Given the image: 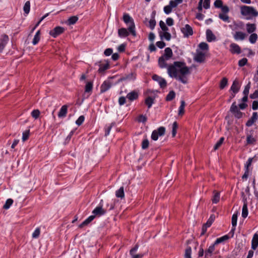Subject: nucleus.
<instances>
[{
  "mask_svg": "<svg viewBox=\"0 0 258 258\" xmlns=\"http://www.w3.org/2000/svg\"><path fill=\"white\" fill-rule=\"evenodd\" d=\"M224 137H221L219 139V140L217 142V143L215 144V145L214 147V150H217L221 146V145L223 144V143L224 142Z\"/></svg>",
  "mask_w": 258,
  "mask_h": 258,
  "instance_id": "nucleus-49",
  "label": "nucleus"
},
{
  "mask_svg": "<svg viewBox=\"0 0 258 258\" xmlns=\"http://www.w3.org/2000/svg\"><path fill=\"white\" fill-rule=\"evenodd\" d=\"M123 20L128 27V30L133 36H136V26L133 19L128 14H124Z\"/></svg>",
  "mask_w": 258,
  "mask_h": 258,
  "instance_id": "nucleus-4",
  "label": "nucleus"
},
{
  "mask_svg": "<svg viewBox=\"0 0 258 258\" xmlns=\"http://www.w3.org/2000/svg\"><path fill=\"white\" fill-rule=\"evenodd\" d=\"M9 40V37L6 34L2 36L0 39V52H1L5 47Z\"/></svg>",
  "mask_w": 258,
  "mask_h": 258,
  "instance_id": "nucleus-16",
  "label": "nucleus"
},
{
  "mask_svg": "<svg viewBox=\"0 0 258 258\" xmlns=\"http://www.w3.org/2000/svg\"><path fill=\"white\" fill-rule=\"evenodd\" d=\"M175 96V93L173 91H171L169 92V93L167 94L166 100L167 101H171L173 100Z\"/></svg>",
  "mask_w": 258,
  "mask_h": 258,
  "instance_id": "nucleus-42",
  "label": "nucleus"
},
{
  "mask_svg": "<svg viewBox=\"0 0 258 258\" xmlns=\"http://www.w3.org/2000/svg\"><path fill=\"white\" fill-rule=\"evenodd\" d=\"M237 213H234L233 214L232 216L231 219V224L232 225V227L234 228L233 229H235V227L237 225Z\"/></svg>",
  "mask_w": 258,
  "mask_h": 258,
  "instance_id": "nucleus-38",
  "label": "nucleus"
},
{
  "mask_svg": "<svg viewBox=\"0 0 258 258\" xmlns=\"http://www.w3.org/2000/svg\"><path fill=\"white\" fill-rule=\"evenodd\" d=\"M126 97L128 100H130L131 101H134L138 98L139 92L136 90L133 91L128 93L127 94Z\"/></svg>",
  "mask_w": 258,
  "mask_h": 258,
  "instance_id": "nucleus-17",
  "label": "nucleus"
},
{
  "mask_svg": "<svg viewBox=\"0 0 258 258\" xmlns=\"http://www.w3.org/2000/svg\"><path fill=\"white\" fill-rule=\"evenodd\" d=\"M250 88V83L249 82L244 88L243 93L244 95H248L249 93V91Z\"/></svg>",
  "mask_w": 258,
  "mask_h": 258,
  "instance_id": "nucleus-56",
  "label": "nucleus"
},
{
  "mask_svg": "<svg viewBox=\"0 0 258 258\" xmlns=\"http://www.w3.org/2000/svg\"><path fill=\"white\" fill-rule=\"evenodd\" d=\"M93 83L91 82H87L85 86V92L89 93L92 91Z\"/></svg>",
  "mask_w": 258,
  "mask_h": 258,
  "instance_id": "nucleus-44",
  "label": "nucleus"
},
{
  "mask_svg": "<svg viewBox=\"0 0 258 258\" xmlns=\"http://www.w3.org/2000/svg\"><path fill=\"white\" fill-rule=\"evenodd\" d=\"M167 73L171 78H173L183 84L187 83V77L190 74V69L183 61H174L168 67Z\"/></svg>",
  "mask_w": 258,
  "mask_h": 258,
  "instance_id": "nucleus-1",
  "label": "nucleus"
},
{
  "mask_svg": "<svg viewBox=\"0 0 258 258\" xmlns=\"http://www.w3.org/2000/svg\"><path fill=\"white\" fill-rule=\"evenodd\" d=\"M191 248L190 247H188L185 249L184 258H191Z\"/></svg>",
  "mask_w": 258,
  "mask_h": 258,
  "instance_id": "nucleus-52",
  "label": "nucleus"
},
{
  "mask_svg": "<svg viewBox=\"0 0 258 258\" xmlns=\"http://www.w3.org/2000/svg\"><path fill=\"white\" fill-rule=\"evenodd\" d=\"M159 36L162 39H165L167 41H169L171 38V34L168 31L160 32Z\"/></svg>",
  "mask_w": 258,
  "mask_h": 258,
  "instance_id": "nucleus-27",
  "label": "nucleus"
},
{
  "mask_svg": "<svg viewBox=\"0 0 258 258\" xmlns=\"http://www.w3.org/2000/svg\"><path fill=\"white\" fill-rule=\"evenodd\" d=\"M230 51L232 54H240L241 52L240 47L235 43H232L230 45Z\"/></svg>",
  "mask_w": 258,
  "mask_h": 258,
  "instance_id": "nucleus-13",
  "label": "nucleus"
},
{
  "mask_svg": "<svg viewBox=\"0 0 258 258\" xmlns=\"http://www.w3.org/2000/svg\"><path fill=\"white\" fill-rule=\"evenodd\" d=\"M115 196L117 198L123 199L124 197V188L123 186L120 187L115 192Z\"/></svg>",
  "mask_w": 258,
  "mask_h": 258,
  "instance_id": "nucleus-30",
  "label": "nucleus"
},
{
  "mask_svg": "<svg viewBox=\"0 0 258 258\" xmlns=\"http://www.w3.org/2000/svg\"><path fill=\"white\" fill-rule=\"evenodd\" d=\"M210 7V0H204L203 2V8L208 9Z\"/></svg>",
  "mask_w": 258,
  "mask_h": 258,
  "instance_id": "nucleus-60",
  "label": "nucleus"
},
{
  "mask_svg": "<svg viewBox=\"0 0 258 258\" xmlns=\"http://www.w3.org/2000/svg\"><path fill=\"white\" fill-rule=\"evenodd\" d=\"M230 111L233 114L234 116L239 119L242 117L243 113L238 109V106L236 104V102H234L230 107Z\"/></svg>",
  "mask_w": 258,
  "mask_h": 258,
  "instance_id": "nucleus-7",
  "label": "nucleus"
},
{
  "mask_svg": "<svg viewBox=\"0 0 258 258\" xmlns=\"http://www.w3.org/2000/svg\"><path fill=\"white\" fill-rule=\"evenodd\" d=\"M199 47L203 50L208 51L209 49L208 44L206 42H201L199 44Z\"/></svg>",
  "mask_w": 258,
  "mask_h": 258,
  "instance_id": "nucleus-47",
  "label": "nucleus"
},
{
  "mask_svg": "<svg viewBox=\"0 0 258 258\" xmlns=\"http://www.w3.org/2000/svg\"><path fill=\"white\" fill-rule=\"evenodd\" d=\"M40 233V229L38 227L36 228L33 233H32V237L33 238H37L39 237Z\"/></svg>",
  "mask_w": 258,
  "mask_h": 258,
  "instance_id": "nucleus-54",
  "label": "nucleus"
},
{
  "mask_svg": "<svg viewBox=\"0 0 258 258\" xmlns=\"http://www.w3.org/2000/svg\"><path fill=\"white\" fill-rule=\"evenodd\" d=\"M173 56V52L170 47H167L164 50V54L160 57L165 59V61L169 60Z\"/></svg>",
  "mask_w": 258,
  "mask_h": 258,
  "instance_id": "nucleus-12",
  "label": "nucleus"
},
{
  "mask_svg": "<svg viewBox=\"0 0 258 258\" xmlns=\"http://www.w3.org/2000/svg\"><path fill=\"white\" fill-rule=\"evenodd\" d=\"M258 247V234L255 233L253 235L251 240V248L255 250Z\"/></svg>",
  "mask_w": 258,
  "mask_h": 258,
  "instance_id": "nucleus-24",
  "label": "nucleus"
},
{
  "mask_svg": "<svg viewBox=\"0 0 258 258\" xmlns=\"http://www.w3.org/2000/svg\"><path fill=\"white\" fill-rule=\"evenodd\" d=\"M240 10L241 15L246 20H251L258 16V11L253 7L242 6Z\"/></svg>",
  "mask_w": 258,
  "mask_h": 258,
  "instance_id": "nucleus-2",
  "label": "nucleus"
},
{
  "mask_svg": "<svg viewBox=\"0 0 258 258\" xmlns=\"http://www.w3.org/2000/svg\"><path fill=\"white\" fill-rule=\"evenodd\" d=\"M247 62V59L246 58H243L239 60L238 65L239 67H243L246 64Z\"/></svg>",
  "mask_w": 258,
  "mask_h": 258,
  "instance_id": "nucleus-57",
  "label": "nucleus"
},
{
  "mask_svg": "<svg viewBox=\"0 0 258 258\" xmlns=\"http://www.w3.org/2000/svg\"><path fill=\"white\" fill-rule=\"evenodd\" d=\"M106 211L105 209H103L102 206H98L96 207L92 211L93 215L90 216L87 218L83 222H82L79 226L80 228L83 227L85 225H88L92 221H93L96 216L100 217L104 215Z\"/></svg>",
  "mask_w": 258,
  "mask_h": 258,
  "instance_id": "nucleus-3",
  "label": "nucleus"
},
{
  "mask_svg": "<svg viewBox=\"0 0 258 258\" xmlns=\"http://www.w3.org/2000/svg\"><path fill=\"white\" fill-rule=\"evenodd\" d=\"M177 127L178 125L177 122L176 121L174 122L172 126V135L173 137H174L176 134Z\"/></svg>",
  "mask_w": 258,
  "mask_h": 258,
  "instance_id": "nucleus-43",
  "label": "nucleus"
},
{
  "mask_svg": "<svg viewBox=\"0 0 258 258\" xmlns=\"http://www.w3.org/2000/svg\"><path fill=\"white\" fill-rule=\"evenodd\" d=\"M214 6L217 8H221L223 5V2L221 0H216L214 3Z\"/></svg>",
  "mask_w": 258,
  "mask_h": 258,
  "instance_id": "nucleus-58",
  "label": "nucleus"
},
{
  "mask_svg": "<svg viewBox=\"0 0 258 258\" xmlns=\"http://www.w3.org/2000/svg\"><path fill=\"white\" fill-rule=\"evenodd\" d=\"M139 248V245L137 244L133 248H132L130 251V254H135L136 251L138 250Z\"/></svg>",
  "mask_w": 258,
  "mask_h": 258,
  "instance_id": "nucleus-62",
  "label": "nucleus"
},
{
  "mask_svg": "<svg viewBox=\"0 0 258 258\" xmlns=\"http://www.w3.org/2000/svg\"><path fill=\"white\" fill-rule=\"evenodd\" d=\"M13 203V200L11 199H8L6 202V203L5 204V205H4L3 206V208L4 209H8L10 206L12 205Z\"/></svg>",
  "mask_w": 258,
  "mask_h": 258,
  "instance_id": "nucleus-45",
  "label": "nucleus"
},
{
  "mask_svg": "<svg viewBox=\"0 0 258 258\" xmlns=\"http://www.w3.org/2000/svg\"><path fill=\"white\" fill-rule=\"evenodd\" d=\"M115 77H112L109 78L107 80L104 81L103 83L100 86V92L104 93L107 90H108L112 86L113 83L112 82V79H113Z\"/></svg>",
  "mask_w": 258,
  "mask_h": 258,
  "instance_id": "nucleus-6",
  "label": "nucleus"
},
{
  "mask_svg": "<svg viewBox=\"0 0 258 258\" xmlns=\"http://www.w3.org/2000/svg\"><path fill=\"white\" fill-rule=\"evenodd\" d=\"M149 142L147 138L144 139L142 143V148L143 149H146L148 148Z\"/></svg>",
  "mask_w": 258,
  "mask_h": 258,
  "instance_id": "nucleus-48",
  "label": "nucleus"
},
{
  "mask_svg": "<svg viewBox=\"0 0 258 258\" xmlns=\"http://www.w3.org/2000/svg\"><path fill=\"white\" fill-rule=\"evenodd\" d=\"M165 133V128L163 126H160L152 132L151 139L154 141H157L159 137L164 136Z\"/></svg>",
  "mask_w": 258,
  "mask_h": 258,
  "instance_id": "nucleus-5",
  "label": "nucleus"
},
{
  "mask_svg": "<svg viewBox=\"0 0 258 258\" xmlns=\"http://www.w3.org/2000/svg\"><path fill=\"white\" fill-rule=\"evenodd\" d=\"M240 89V85L239 84V82L237 80H235L233 81L232 86L230 88V90L233 92V93H237Z\"/></svg>",
  "mask_w": 258,
  "mask_h": 258,
  "instance_id": "nucleus-25",
  "label": "nucleus"
},
{
  "mask_svg": "<svg viewBox=\"0 0 258 258\" xmlns=\"http://www.w3.org/2000/svg\"><path fill=\"white\" fill-rule=\"evenodd\" d=\"M246 33L241 31H236L233 35V37L236 41L243 40L246 38Z\"/></svg>",
  "mask_w": 258,
  "mask_h": 258,
  "instance_id": "nucleus-18",
  "label": "nucleus"
},
{
  "mask_svg": "<svg viewBox=\"0 0 258 258\" xmlns=\"http://www.w3.org/2000/svg\"><path fill=\"white\" fill-rule=\"evenodd\" d=\"M219 18L225 22L229 23L230 22L229 17L227 14L220 13L219 15Z\"/></svg>",
  "mask_w": 258,
  "mask_h": 258,
  "instance_id": "nucleus-40",
  "label": "nucleus"
},
{
  "mask_svg": "<svg viewBox=\"0 0 258 258\" xmlns=\"http://www.w3.org/2000/svg\"><path fill=\"white\" fill-rule=\"evenodd\" d=\"M220 193L215 191L214 192V196L212 199L213 203L217 204L220 200Z\"/></svg>",
  "mask_w": 258,
  "mask_h": 258,
  "instance_id": "nucleus-36",
  "label": "nucleus"
},
{
  "mask_svg": "<svg viewBox=\"0 0 258 258\" xmlns=\"http://www.w3.org/2000/svg\"><path fill=\"white\" fill-rule=\"evenodd\" d=\"M176 7L177 4L173 2V0H171L169 2V5L164 7L163 11L166 14L168 15L172 12L173 8H175Z\"/></svg>",
  "mask_w": 258,
  "mask_h": 258,
  "instance_id": "nucleus-11",
  "label": "nucleus"
},
{
  "mask_svg": "<svg viewBox=\"0 0 258 258\" xmlns=\"http://www.w3.org/2000/svg\"><path fill=\"white\" fill-rule=\"evenodd\" d=\"M154 102V99L151 97H148L145 100V103L149 109L151 107Z\"/></svg>",
  "mask_w": 258,
  "mask_h": 258,
  "instance_id": "nucleus-35",
  "label": "nucleus"
},
{
  "mask_svg": "<svg viewBox=\"0 0 258 258\" xmlns=\"http://www.w3.org/2000/svg\"><path fill=\"white\" fill-rule=\"evenodd\" d=\"M194 59L198 62H203L205 59V53L201 51H197Z\"/></svg>",
  "mask_w": 258,
  "mask_h": 258,
  "instance_id": "nucleus-15",
  "label": "nucleus"
},
{
  "mask_svg": "<svg viewBox=\"0 0 258 258\" xmlns=\"http://www.w3.org/2000/svg\"><path fill=\"white\" fill-rule=\"evenodd\" d=\"M206 37L207 40L208 42H212V41H214L216 39L215 36L214 35L212 31L210 29H208L206 31Z\"/></svg>",
  "mask_w": 258,
  "mask_h": 258,
  "instance_id": "nucleus-26",
  "label": "nucleus"
},
{
  "mask_svg": "<svg viewBox=\"0 0 258 258\" xmlns=\"http://www.w3.org/2000/svg\"><path fill=\"white\" fill-rule=\"evenodd\" d=\"M40 30H38L36 33L35 35H34V37L33 38V39L32 40V44L34 45H36L39 41L40 39Z\"/></svg>",
  "mask_w": 258,
  "mask_h": 258,
  "instance_id": "nucleus-31",
  "label": "nucleus"
},
{
  "mask_svg": "<svg viewBox=\"0 0 258 258\" xmlns=\"http://www.w3.org/2000/svg\"><path fill=\"white\" fill-rule=\"evenodd\" d=\"M228 239V236L227 235H224L220 238H217L215 241V244H218Z\"/></svg>",
  "mask_w": 258,
  "mask_h": 258,
  "instance_id": "nucleus-41",
  "label": "nucleus"
},
{
  "mask_svg": "<svg viewBox=\"0 0 258 258\" xmlns=\"http://www.w3.org/2000/svg\"><path fill=\"white\" fill-rule=\"evenodd\" d=\"M228 80L226 78H223L220 82V88L221 89H224L227 85Z\"/></svg>",
  "mask_w": 258,
  "mask_h": 258,
  "instance_id": "nucleus-50",
  "label": "nucleus"
},
{
  "mask_svg": "<svg viewBox=\"0 0 258 258\" xmlns=\"http://www.w3.org/2000/svg\"><path fill=\"white\" fill-rule=\"evenodd\" d=\"M40 114V111L38 109L33 110L31 112L32 116L35 119H37L39 116Z\"/></svg>",
  "mask_w": 258,
  "mask_h": 258,
  "instance_id": "nucleus-53",
  "label": "nucleus"
},
{
  "mask_svg": "<svg viewBox=\"0 0 258 258\" xmlns=\"http://www.w3.org/2000/svg\"><path fill=\"white\" fill-rule=\"evenodd\" d=\"M185 103L184 100H181L180 105L178 109V115L182 116L184 113Z\"/></svg>",
  "mask_w": 258,
  "mask_h": 258,
  "instance_id": "nucleus-34",
  "label": "nucleus"
},
{
  "mask_svg": "<svg viewBox=\"0 0 258 258\" xmlns=\"http://www.w3.org/2000/svg\"><path fill=\"white\" fill-rule=\"evenodd\" d=\"M167 61H165L163 58L159 57L158 59V64L160 68L161 69L167 68V70H168V67L169 65H168Z\"/></svg>",
  "mask_w": 258,
  "mask_h": 258,
  "instance_id": "nucleus-29",
  "label": "nucleus"
},
{
  "mask_svg": "<svg viewBox=\"0 0 258 258\" xmlns=\"http://www.w3.org/2000/svg\"><path fill=\"white\" fill-rule=\"evenodd\" d=\"M29 136V130L26 131L25 132H24L23 133V135H22L23 141L24 142V141H26L28 139Z\"/></svg>",
  "mask_w": 258,
  "mask_h": 258,
  "instance_id": "nucleus-59",
  "label": "nucleus"
},
{
  "mask_svg": "<svg viewBox=\"0 0 258 258\" xmlns=\"http://www.w3.org/2000/svg\"><path fill=\"white\" fill-rule=\"evenodd\" d=\"M30 9V3L29 1H27L23 7V11L24 13L27 15L29 14Z\"/></svg>",
  "mask_w": 258,
  "mask_h": 258,
  "instance_id": "nucleus-37",
  "label": "nucleus"
},
{
  "mask_svg": "<svg viewBox=\"0 0 258 258\" xmlns=\"http://www.w3.org/2000/svg\"><path fill=\"white\" fill-rule=\"evenodd\" d=\"M248 209H247V205L246 202L244 203V204L242 207V217L244 218H245L247 217L248 215Z\"/></svg>",
  "mask_w": 258,
  "mask_h": 258,
  "instance_id": "nucleus-33",
  "label": "nucleus"
},
{
  "mask_svg": "<svg viewBox=\"0 0 258 258\" xmlns=\"http://www.w3.org/2000/svg\"><path fill=\"white\" fill-rule=\"evenodd\" d=\"M85 117L83 115H81L76 121V123L78 125H81L84 121Z\"/></svg>",
  "mask_w": 258,
  "mask_h": 258,
  "instance_id": "nucleus-55",
  "label": "nucleus"
},
{
  "mask_svg": "<svg viewBox=\"0 0 258 258\" xmlns=\"http://www.w3.org/2000/svg\"><path fill=\"white\" fill-rule=\"evenodd\" d=\"M256 141L255 139L250 135H248L246 138V142L247 144H253Z\"/></svg>",
  "mask_w": 258,
  "mask_h": 258,
  "instance_id": "nucleus-46",
  "label": "nucleus"
},
{
  "mask_svg": "<svg viewBox=\"0 0 258 258\" xmlns=\"http://www.w3.org/2000/svg\"><path fill=\"white\" fill-rule=\"evenodd\" d=\"M155 15L156 12H153V13L151 14V19L150 20L149 22L148 26L151 30H153L155 28V26L156 25V22L155 19Z\"/></svg>",
  "mask_w": 258,
  "mask_h": 258,
  "instance_id": "nucleus-22",
  "label": "nucleus"
},
{
  "mask_svg": "<svg viewBox=\"0 0 258 258\" xmlns=\"http://www.w3.org/2000/svg\"><path fill=\"white\" fill-rule=\"evenodd\" d=\"M159 26L162 29V32L169 31L168 28L166 26L165 23L162 20L159 22Z\"/></svg>",
  "mask_w": 258,
  "mask_h": 258,
  "instance_id": "nucleus-51",
  "label": "nucleus"
},
{
  "mask_svg": "<svg viewBox=\"0 0 258 258\" xmlns=\"http://www.w3.org/2000/svg\"><path fill=\"white\" fill-rule=\"evenodd\" d=\"M253 158H249L244 165V173L242 176L243 179H247L249 175V167L251 165Z\"/></svg>",
  "mask_w": 258,
  "mask_h": 258,
  "instance_id": "nucleus-9",
  "label": "nucleus"
},
{
  "mask_svg": "<svg viewBox=\"0 0 258 258\" xmlns=\"http://www.w3.org/2000/svg\"><path fill=\"white\" fill-rule=\"evenodd\" d=\"M246 29L248 33H253L256 29V24L248 23L246 24Z\"/></svg>",
  "mask_w": 258,
  "mask_h": 258,
  "instance_id": "nucleus-20",
  "label": "nucleus"
},
{
  "mask_svg": "<svg viewBox=\"0 0 258 258\" xmlns=\"http://www.w3.org/2000/svg\"><path fill=\"white\" fill-rule=\"evenodd\" d=\"M78 20V18L77 16H74L71 17L68 20V24L70 25L75 24Z\"/></svg>",
  "mask_w": 258,
  "mask_h": 258,
  "instance_id": "nucleus-39",
  "label": "nucleus"
},
{
  "mask_svg": "<svg viewBox=\"0 0 258 258\" xmlns=\"http://www.w3.org/2000/svg\"><path fill=\"white\" fill-rule=\"evenodd\" d=\"M68 108V107L67 105H64L61 106L58 113V117L62 118L64 117L67 115Z\"/></svg>",
  "mask_w": 258,
  "mask_h": 258,
  "instance_id": "nucleus-21",
  "label": "nucleus"
},
{
  "mask_svg": "<svg viewBox=\"0 0 258 258\" xmlns=\"http://www.w3.org/2000/svg\"><path fill=\"white\" fill-rule=\"evenodd\" d=\"M250 98L254 99L258 98V89L254 91V92L250 95Z\"/></svg>",
  "mask_w": 258,
  "mask_h": 258,
  "instance_id": "nucleus-64",
  "label": "nucleus"
},
{
  "mask_svg": "<svg viewBox=\"0 0 258 258\" xmlns=\"http://www.w3.org/2000/svg\"><path fill=\"white\" fill-rule=\"evenodd\" d=\"M215 245L216 244H215V243H214L212 245H210L209 247V248H208V249L205 251V257H208L211 256L213 252L215 250Z\"/></svg>",
  "mask_w": 258,
  "mask_h": 258,
  "instance_id": "nucleus-28",
  "label": "nucleus"
},
{
  "mask_svg": "<svg viewBox=\"0 0 258 258\" xmlns=\"http://www.w3.org/2000/svg\"><path fill=\"white\" fill-rule=\"evenodd\" d=\"M258 39V35L257 34L253 33H250L249 37V41L251 44H254Z\"/></svg>",
  "mask_w": 258,
  "mask_h": 258,
  "instance_id": "nucleus-32",
  "label": "nucleus"
},
{
  "mask_svg": "<svg viewBox=\"0 0 258 258\" xmlns=\"http://www.w3.org/2000/svg\"><path fill=\"white\" fill-rule=\"evenodd\" d=\"M99 68L98 70V72L99 73H102V72H104L106 70L109 69V64L108 61H105L103 62H99Z\"/></svg>",
  "mask_w": 258,
  "mask_h": 258,
  "instance_id": "nucleus-23",
  "label": "nucleus"
},
{
  "mask_svg": "<svg viewBox=\"0 0 258 258\" xmlns=\"http://www.w3.org/2000/svg\"><path fill=\"white\" fill-rule=\"evenodd\" d=\"M131 34L130 31L125 28H121L118 30V35L120 38H124L128 36Z\"/></svg>",
  "mask_w": 258,
  "mask_h": 258,
  "instance_id": "nucleus-19",
  "label": "nucleus"
},
{
  "mask_svg": "<svg viewBox=\"0 0 258 258\" xmlns=\"http://www.w3.org/2000/svg\"><path fill=\"white\" fill-rule=\"evenodd\" d=\"M64 31V28L57 26L49 32V34L53 38H56L57 36L62 34Z\"/></svg>",
  "mask_w": 258,
  "mask_h": 258,
  "instance_id": "nucleus-10",
  "label": "nucleus"
},
{
  "mask_svg": "<svg viewBox=\"0 0 258 258\" xmlns=\"http://www.w3.org/2000/svg\"><path fill=\"white\" fill-rule=\"evenodd\" d=\"M112 128V125L110 124L108 126H106L105 128V136H107L109 135L110 132Z\"/></svg>",
  "mask_w": 258,
  "mask_h": 258,
  "instance_id": "nucleus-61",
  "label": "nucleus"
},
{
  "mask_svg": "<svg viewBox=\"0 0 258 258\" xmlns=\"http://www.w3.org/2000/svg\"><path fill=\"white\" fill-rule=\"evenodd\" d=\"M181 31L184 37H188L193 34V29L188 24H186L183 27L181 28Z\"/></svg>",
  "mask_w": 258,
  "mask_h": 258,
  "instance_id": "nucleus-8",
  "label": "nucleus"
},
{
  "mask_svg": "<svg viewBox=\"0 0 258 258\" xmlns=\"http://www.w3.org/2000/svg\"><path fill=\"white\" fill-rule=\"evenodd\" d=\"M152 79L154 81L158 82L161 88H164L166 86L167 83L166 80L161 77L157 75H154L153 76Z\"/></svg>",
  "mask_w": 258,
  "mask_h": 258,
  "instance_id": "nucleus-14",
  "label": "nucleus"
},
{
  "mask_svg": "<svg viewBox=\"0 0 258 258\" xmlns=\"http://www.w3.org/2000/svg\"><path fill=\"white\" fill-rule=\"evenodd\" d=\"M222 14H227L229 12V9L227 6H223L221 8Z\"/></svg>",
  "mask_w": 258,
  "mask_h": 258,
  "instance_id": "nucleus-63",
  "label": "nucleus"
}]
</instances>
